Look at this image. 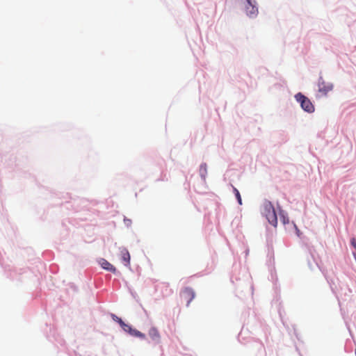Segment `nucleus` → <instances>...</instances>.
<instances>
[{
  "label": "nucleus",
  "instance_id": "f03ea898",
  "mask_svg": "<svg viewBox=\"0 0 356 356\" xmlns=\"http://www.w3.org/2000/svg\"><path fill=\"white\" fill-rule=\"evenodd\" d=\"M295 97L297 102H300V106L304 111L308 113L314 112V106L307 97L299 92L296 95Z\"/></svg>",
  "mask_w": 356,
  "mask_h": 356
},
{
  "label": "nucleus",
  "instance_id": "f8f14e48",
  "mask_svg": "<svg viewBox=\"0 0 356 356\" xmlns=\"http://www.w3.org/2000/svg\"><path fill=\"white\" fill-rule=\"evenodd\" d=\"M112 318H113L115 322L118 323L120 325H121L123 323V322H124V321H123L120 318L118 317V316H117L116 315H115V314H112Z\"/></svg>",
  "mask_w": 356,
  "mask_h": 356
},
{
  "label": "nucleus",
  "instance_id": "ddd939ff",
  "mask_svg": "<svg viewBox=\"0 0 356 356\" xmlns=\"http://www.w3.org/2000/svg\"><path fill=\"white\" fill-rule=\"evenodd\" d=\"M351 245L353 246V248H355V251H356V239L355 238H353L351 239Z\"/></svg>",
  "mask_w": 356,
  "mask_h": 356
},
{
  "label": "nucleus",
  "instance_id": "9d476101",
  "mask_svg": "<svg viewBox=\"0 0 356 356\" xmlns=\"http://www.w3.org/2000/svg\"><path fill=\"white\" fill-rule=\"evenodd\" d=\"M233 191H234V194L236 195V199L238 200V204L240 205H241L242 204V199H241V197L239 191L234 186H233Z\"/></svg>",
  "mask_w": 356,
  "mask_h": 356
},
{
  "label": "nucleus",
  "instance_id": "0eeeda50",
  "mask_svg": "<svg viewBox=\"0 0 356 356\" xmlns=\"http://www.w3.org/2000/svg\"><path fill=\"white\" fill-rule=\"evenodd\" d=\"M121 257L122 261L124 262L125 266H129L130 265V254L128 250L125 248H123L121 250Z\"/></svg>",
  "mask_w": 356,
  "mask_h": 356
},
{
  "label": "nucleus",
  "instance_id": "f257e3e1",
  "mask_svg": "<svg viewBox=\"0 0 356 356\" xmlns=\"http://www.w3.org/2000/svg\"><path fill=\"white\" fill-rule=\"evenodd\" d=\"M263 214L266 216L268 222L274 227L277 225V217L273 204L268 200H265L263 203Z\"/></svg>",
  "mask_w": 356,
  "mask_h": 356
},
{
  "label": "nucleus",
  "instance_id": "7ed1b4c3",
  "mask_svg": "<svg viewBox=\"0 0 356 356\" xmlns=\"http://www.w3.org/2000/svg\"><path fill=\"white\" fill-rule=\"evenodd\" d=\"M99 263L104 269L107 270L113 273H116V268L105 259H101Z\"/></svg>",
  "mask_w": 356,
  "mask_h": 356
},
{
  "label": "nucleus",
  "instance_id": "39448f33",
  "mask_svg": "<svg viewBox=\"0 0 356 356\" xmlns=\"http://www.w3.org/2000/svg\"><path fill=\"white\" fill-rule=\"evenodd\" d=\"M332 84H325L324 81H321L318 83V90L320 92L323 94H327L329 91L332 90Z\"/></svg>",
  "mask_w": 356,
  "mask_h": 356
},
{
  "label": "nucleus",
  "instance_id": "1a4fd4ad",
  "mask_svg": "<svg viewBox=\"0 0 356 356\" xmlns=\"http://www.w3.org/2000/svg\"><path fill=\"white\" fill-rule=\"evenodd\" d=\"M129 333L133 337H139L141 339L145 338V334H143V333L140 332V331H138L136 329H134V328H131V330H130V332H129Z\"/></svg>",
  "mask_w": 356,
  "mask_h": 356
},
{
  "label": "nucleus",
  "instance_id": "4468645a",
  "mask_svg": "<svg viewBox=\"0 0 356 356\" xmlns=\"http://www.w3.org/2000/svg\"><path fill=\"white\" fill-rule=\"evenodd\" d=\"M281 218L284 224L289 222V219L286 218L285 216H282Z\"/></svg>",
  "mask_w": 356,
  "mask_h": 356
},
{
  "label": "nucleus",
  "instance_id": "9b49d317",
  "mask_svg": "<svg viewBox=\"0 0 356 356\" xmlns=\"http://www.w3.org/2000/svg\"><path fill=\"white\" fill-rule=\"evenodd\" d=\"M122 327V328L127 332L129 333V332H130V330H131V327L127 324H126L124 322H123V323L120 325Z\"/></svg>",
  "mask_w": 356,
  "mask_h": 356
},
{
  "label": "nucleus",
  "instance_id": "6e6552de",
  "mask_svg": "<svg viewBox=\"0 0 356 356\" xmlns=\"http://www.w3.org/2000/svg\"><path fill=\"white\" fill-rule=\"evenodd\" d=\"M184 295L187 296V297L189 298L187 305L190 304V302L192 301V300L195 297V293L194 291L190 289V288H186L184 291Z\"/></svg>",
  "mask_w": 356,
  "mask_h": 356
},
{
  "label": "nucleus",
  "instance_id": "423d86ee",
  "mask_svg": "<svg viewBox=\"0 0 356 356\" xmlns=\"http://www.w3.org/2000/svg\"><path fill=\"white\" fill-rule=\"evenodd\" d=\"M248 6H246V13L250 16L255 15L257 13V8L253 6L250 0H247Z\"/></svg>",
  "mask_w": 356,
  "mask_h": 356
},
{
  "label": "nucleus",
  "instance_id": "20e7f679",
  "mask_svg": "<svg viewBox=\"0 0 356 356\" xmlns=\"http://www.w3.org/2000/svg\"><path fill=\"white\" fill-rule=\"evenodd\" d=\"M148 334L154 341H159L160 340L161 336L159 332L158 329L154 327H152L149 329Z\"/></svg>",
  "mask_w": 356,
  "mask_h": 356
}]
</instances>
